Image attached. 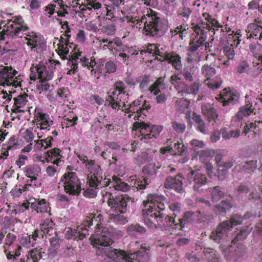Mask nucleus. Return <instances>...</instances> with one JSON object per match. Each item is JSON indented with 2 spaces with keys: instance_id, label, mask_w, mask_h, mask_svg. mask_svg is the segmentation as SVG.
<instances>
[{
  "instance_id": "393cba45",
  "label": "nucleus",
  "mask_w": 262,
  "mask_h": 262,
  "mask_svg": "<svg viewBox=\"0 0 262 262\" xmlns=\"http://www.w3.org/2000/svg\"><path fill=\"white\" fill-rule=\"evenodd\" d=\"M124 94L125 93H112L106 97L105 105L110 106L113 110H119L121 103H123V106L125 105L124 102H121V98Z\"/></svg>"
},
{
  "instance_id": "5701e85b",
  "label": "nucleus",
  "mask_w": 262,
  "mask_h": 262,
  "mask_svg": "<svg viewBox=\"0 0 262 262\" xmlns=\"http://www.w3.org/2000/svg\"><path fill=\"white\" fill-rule=\"evenodd\" d=\"M182 180V176L180 174L177 175L175 177H169L165 180V187L166 189H172L178 193H182L183 190Z\"/></svg>"
},
{
  "instance_id": "72a5a7b5",
  "label": "nucleus",
  "mask_w": 262,
  "mask_h": 262,
  "mask_svg": "<svg viewBox=\"0 0 262 262\" xmlns=\"http://www.w3.org/2000/svg\"><path fill=\"white\" fill-rule=\"evenodd\" d=\"M41 171V168L36 164H32L26 166L24 169L26 177L31 179V181H35L36 177L38 176Z\"/></svg>"
},
{
  "instance_id": "20e7f679",
  "label": "nucleus",
  "mask_w": 262,
  "mask_h": 262,
  "mask_svg": "<svg viewBox=\"0 0 262 262\" xmlns=\"http://www.w3.org/2000/svg\"><path fill=\"white\" fill-rule=\"evenodd\" d=\"M121 13L123 17L120 18L121 21H127L132 24H138L139 21L144 24L143 27V34L150 37H160L163 35V26L162 20L158 16L157 13L151 9L147 11V14L143 15L141 19L137 17H133L129 15H126V12L121 10Z\"/></svg>"
},
{
  "instance_id": "5fc2aeb1",
  "label": "nucleus",
  "mask_w": 262,
  "mask_h": 262,
  "mask_svg": "<svg viewBox=\"0 0 262 262\" xmlns=\"http://www.w3.org/2000/svg\"><path fill=\"white\" fill-rule=\"evenodd\" d=\"M205 83H206L208 88L214 91L220 88L222 81L221 79H206Z\"/></svg>"
},
{
  "instance_id": "4d7b16f0",
  "label": "nucleus",
  "mask_w": 262,
  "mask_h": 262,
  "mask_svg": "<svg viewBox=\"0 0 262 262\" xmlns=\"http://www.w3.org/2000/svg\"><path fill=\"white\" fill-rule=\"evenodd\" d=\"M171 127H172L173 130L177 133L182 134L186 129V125L184 122L175 121L171 122Z\"/></svg>"
},
{
  "instance_id": "c85d7f7f",
  "label": "nucleus",
  "mask_w": 262,
  "mask_h": 262,
  "mask_svg": "<svg viewBox=\"0 0 262 262\" xmlns=\"http://www.w3.org/2000/svg\"><path fill=\"white\" fill-rule=\"evenodd\" d=\"M61 151L57 148H54V149L49 150L46 152V162H52L53 165L59 166V164L61 162V159L62 156L60 155Z\"/></svg>"
},
{
  "instance_id": "e433bc0d",
  "label": "nucleus",
  "mask_w": 262,
  "mask_h": 262,
  "mask_svg": "<svg viewBox=\"0 0 262 262\" xmlns=\"http://www.w3.org/2000/svg\"><path fill=\"white\" fill-rule=\"evenodd\" d=\"M254 111V108L252 107V103L248 101L245 105L239 108V111L236 113V118L241 120L243 117H247L253 113Z\"/></svg>"
},
{
  "instance_id": "6e6552de",
  "label": "nucleus",
  "mask_w": 262,
  "mask_h": 262,
  "mask_svg": "<svg viewBox=\"0 0 262 262\" xmlns=\"http://www.w3.org/2000/svg\"><path fill=\"white\" fill-rule=\"evenodd\" d=\"M81 56V52H77L73 53V54L69 55L68 57L66 56H60V57L62 60H68V66L70 67V70H68L67 75H71L76 73L77 69H78V64L80 63L82 67L89 69L91 72L93 71V68L96 66V61L93 57H91V59H89L86 56H84L79 58Z\"/></svg>"
},
{
  "instance_id": "680f3d73",
  "label": "nucleus",
  "mask_w": 262,
  "mask_h": 262,
  "mask_svg": "<svg viewBox=\"0 0 262 262\" xmlns=\"http://www.w3.org/2000/svg\"><path fill=\"white\" fill-rule=\"evenodd\" d=\"M102 187H88L84 190L83 196L89 199H92L97 196V190Z\"/></svg>"
},
{
  "instance_id": "9d476101",
  "label": "nucleus",
  "mask_w": 262,
  "mask_h": 262,
  "mask_svg": "<svg viewBox=\"0 0 262 262\" xmlns=\"http://www.w3.org/2000/svg\"><path fill=\"white\" fill-rule=\"evenodd\" d=\"M18 72L11 66L0 65V85L1 86H20L19 76H16Z\"/></svg>"
},
{
  "instance_id": "ea45409f",
  "label": "nucleus",
  "mask_w": 262,
  "mask_h": 262,
  "mask_svg": "<svg viewBox=\"0 0 262 262\" xmlns=\"http://www.w3.org/2000/svg\"><path fill=\"white\" fill-rule=\"evenodd\" d=\"M145 232V228L138 223L131 224L127 227L128 234L134 237H136L139 234H143Z\"/></svg>"
},
{
  "instance_id": "58836bf2",
  "label": "nucleus",
  "mask_w": 262,
  "mask_h": 262,
  "mask_svg": "<svg viewBox=\"0 0 262 262\" xmlns=\"http://www.w3.org/2000/svg\"><path fill=\"white\" fill-rule=\"evenodd\" d=\"M24 40H25L26 45L31 49V50L36 49L38 45V36L33 32L28 33L27 36L24 37Z\"/></svg>"
},
{
  "instance_id": "0eeeda50",
  "label": "nucleus",
  "mask_w": 262,
  "mask_h": 262,
  "mask_svg": "<svg viewBox=\"0 0 262 262\" xmlns=\"http://www.w3.org/2000/svg\"><path fill=\"white\" fill-rule=\"evenodd\" d=\"M4 27L0 32V40H4L5 37L12 39L21 38L23 32L29 29L28 26L20 15L13 16L12 19L8 20Z\"/></svg>"
},
{
  "instance_id": "1a4fd4ad",
  "label": "nucleus",
  "mask_w": 262,
  "mask_h": 262,
  "mask_svg": "<svg viewBox=\"0 0 262 262\" xmlns=\"http://www.w3.org/2000/svg\"><path fill=\"white\" fill-rule=\"evenodd\" d=\"M65 193L71 196H78L81 192V184L74 172H65L61 178Z\"/></svg>"
},
{
  "instance_id": "a211bd4d",
  "label": "nucleus",
  "mask_w": 262,
  "mask_h": 262,
  "mask_svg": "<svg viewBox=\"0 0 262 262\" xmlns=\"http://www.w3.org/2000/svg\"><path fill=\"white\" fill-rule=\"evenodd\" d=\"M201 110L208 122L216 123L219 121V114L213 104L204 103L201 106Z\"/></svg>"
},
{
  "instance_id": "6e6d98bb",
  "label": "nucleus",
  "mask_w": 262,
  "mask_h": 262,
  "mask_svg": "<svg viewBox=\"0 0 262 262\" xmlns=\"http://www.w3.org/2000/svg\"><path fill=\"white\" fill-rule=\"evenodd\" d=\"M36 241L37 240L31 239L30 236H23L20 237V244L26 248H30L35 245Z\"/></svg>"
},
{
  "instance_id": "412c9836",
  "label": "nucleus",
  "mask_w": 262,
  "mask_h": 262,
  "mask_svg": "<svg viewBox=\"0 0 262 262\" xmlns=\"http://www.w3.org/2000/svg\"><path fill=\"white\" fill-rule=\"evenodd\" d=\"M160 62H167L172 66L177 71L182 70V60L179 54L174 51L171 52L170 54H167L163 58H157Z\"/></svg>"
},
{
  "instance_id": "39448f33",
  "label": "nucleus",
  "mask_w": 262,
  "mask_h": 262,
  "mask_svg": "<svg viewBox=\"0 0 262 262\" xmlns=\"http://www.w3.org/2000/svg\"><path fill=\"white\" fill-rule=\"evenodd\" d=\"M112 244L107 246H93L94 248L101 249L104 255L113 262H133L135 260L138 262H145L148 259V248L141 246L139 250L133 253L127 254L122 250L113 249L110 247Z\"/></svg>"
},
{
  "instance_id": "a19ab883",
  "label": "nucleus",
  "mask_w": 262,
  "mask_h": 262,
  "mask_svg": "<svg viewBox=\"0 0 262 262\" xmlns=\"http://www.w3.org/2000/svg\"><path fill=\"white\" fill-rule=\"evenodd\" d=\"M208 191L210 193L211 199L214 202H217L224 196V190L219 186L210 187Z\"/></svg>"
},
{
  "instance_id": "bf43d9fd",
  "label": "nucleus",
  "mask_w": 262,
  "mask_h": 262,
  "mask_svg": "<svg viewBox=\"0 0 262 262\" xmlns=\"http://www.w3.org/2000/svg\"><path fill=\"white\" fill-rule=\"evenodd\" d=\"M55 3H57L59 5V10L57 11V16L64 17L65 15L68 14V11L65 9L68 6L63 4L62 0H56L54 1Z\"/></svg>"
},
{
  "instance_id": "bb28decb",
  "label": "nucleus",
  "mask_w": 262,
  "mask_h": 262,
  "mask_svg": "<svg viewBox=\"0 0 262 262\" xmlns=\"http://www.w3.org/2000/svg\"><path fill=\"white\" fill-rule=\"evenodd\" d=\"M58 46V50H59V56H64L65 55H68L69 52V49L72 48L73 47L72 52H75L76 50H78L77 49V45H74L73 43H70L69 42V39L65 38L61 35L60 36L59 39V43L57 45Z\"/></svg>"
},
{
  "instance_id": "774afa93",
  "label": "nucleus",
  "mask_w": 262,
  "mask_h": 262,
  "mask_svg": "<svg viewBox=\"0 0 262 262\" xmlns=\"http://www.w3.org/2000/svg\"><path fill=\"white\" fill-rule=\"evenodd\" d=\"M192 149L196 151L199 149H203L205 147V143L202 140L193 139L190 141Z\"/></svg>"
},
{
  "instance_id": "f3484780",
  "label": "nucleus",
  "mask_w": 262,
  "mask_h": 262,
  "mask_svg": "<svg viewBox=\"0 0 262 262\" xmlns=\"http://www.w3.org/2000/svg\"><path fill=\"white\" fill-rule=\"evenodd\" d=\"M150 108V104L145 100L141 106H128V108H125V113L136 114V116L134 117V119L141 121L146 116L148 110Z\"/></svg>"
},
{
  "instance_id": "8fccbe9b",
  "label": "nucleus",
  "mask_w": 262,
  "mask_h": 262,
  "mask_svg": "<svg viewBox=\"0 0 262 262\" xmlns=\"http://www.w3.org/2000/svg\"><path fill=\"white\" fill-rule=\"evenodd\" d=\"M28 94L24 93L14 98V105H18L19 107H24L26 105L28 100H27Z\"/></svg>"
},
{
  "instance_id": "09e8293b",
  "label": "nucleus",
  "mask_w": 262,
  "mask_h": 262,
  "mask_svg": "<svg viewBox=\"0 0 262 262\" xmlns=\"http://www.w3.org/2000/svg\"><path fill=\"white\" fill-rule=\"evenodd\" d=\"M234 32L232 31L231 34H228L229 39L231 40V42L229 40H227L229 45H230L227 46L236 48L240 43L241 40L239 38L241 36L240 32H236L234 35L232 34Z\"/></svg>"
},
{
  "instance_id": "9b49d317",
  "label": "nucleus",
  "mask_w": 262,
  "mask_h": 262,
  "mask_svg": "<svg viewBox=\"0 0 262 262\" xmlns=\"http://www.w3.org/2000/svg\"><path fill=\"white\" fill-rule=\"evenodd\" d=\"M109 196L107 201L108 206L111 208V210L116 213H125L127 206L134 202V199L127 195L111 198V193H110Z\"/></svg>"
},
{
  "instance_id": "f704fd0d",
  "label": "nucleus",
  "mask_w": 262,
  "mask_h": 262,
  "mask_svg": "<svg viewBox=\"0 0 262 262\" xmlns=\"http://www.w3.org/2000/svg\"><path fill=\"white\" fill-rule=\"evenodd\" d=\"M261 130L262 121H255L254 123H250L245 125L243 133L246 135L248 133L252 132L253 135H257Z\"/></svg>"
},
{
  "instance_id": "7c9ffc66",
  "label": "nucleus",
  "mask_w": 262,
  "mask_h": 262,
  "mask_svg": "<svg viewBox=\"0 0 262 262\" xmlns=\"http://www.w3.org/2000/svg\"><path fill=\"white\" fill-rule=\"evenodd\" d=\"M232 207L229 201H222L219 204L213 206V211L217 215H224Z\"/></svg>"
},
{
  "instance_id": "c9c22d12",
  "label": "nucleus",
  "mask_w": 262,
  "mask_h": 262,
  "mask_svg": "<svg viewBox=\"0 0 262 262\" xmlns=\"http://www.w3.org/2000/svg\"><path fill=\"white\" fill-rule=\"evenodd\" d=\"M188 31H189V28H188V25L185 23L182 24L171 29V34L174 36L179 35V38L182 40L187 36Z\"/></svg>"
},
{
  "instance_id": "6ab92c4d",
  "label": "nucleus",
  "mask_w": 262,
  "mask_h": 262,
  "mask_svg": "<svg viewBox=\"0 0 262 262\" xmlns=\"http://www.w3.org/2000/svg\"><path fill=\"white\" fill-rule=\"evenodd\" d=\"M217 100L222 103L223 106H228L231 104L236 103L238 101V94L235 91H228L225 89L217 97Z\"/></svg>"
},
{
  "instance_id": "603ef678",
  "label": "nucleus",
  "mask_w": 262,
  "mask_h": 262,
  "mask_svg": "<svg viewBox=\"0 0 262 262\" xmlns=\"http://www.w3.org/2000/svg\"><path fill=\"white\" fill-rule=\"evenodd\" d=\"M116 71V65L112 60H108L105 62L104 65V74L106 76L107 74H113Z\"/></svg>"
},
{
  "instance_id": "de8ad7c7",
  "label": "nucleus",
  "mask_w": 262,
  "mask_h": 262,
  "mask_svg": "<svg viewBox=\"0 0 262 262\" xmlns=\"http://www.w3.org/2000/svg\"><path fill=\"white\" fill-rule=\"evenodd\" d=\"M250 232V230H249L248 228H244L240 230L239 232L236 234V235L235 236L234 238L231 240V244H232V245H234L237 242L245 239Z\"/></svg>"
},
{
  "instance_id": "cd10ccee",
  "label": "nucleus",
  "mask_w": 262,
  "mask_h": 262,
  "mask_svg": "<svg viewBox=\"0 0 262 262\" xmlns=\"http://www.w3.org/2000/svg\"><path fill=\"white\" fill-rule=\"evenodd\" d=\"M62 240L58 237L57 234L49 238L50 248L48 249V257L53 258L57 254V250L60 248Z\"/></svg>"
},
{
  "instance_id": "c03bdc74",
  "label": "nucleus",
  "mask_w": 262,
  "mask_h": 262,
  "mask_svg": "<svg viewBox=\"0 0 262 262\" xmlns=\"http://www.w3.org/2000/svg\"><path fill=\"white\" fill-rule=\"evenodd\" d=\"M191 14H192V9L189 7L182 6L179 7L177 10V15L184 19L185 21H187L189 18Z\"/></svg>"
},
{
  "instance_id": "aec40b11",
  "label": "nucleus",
  "mask_w": 262,
  "mask_h": 262,
  "mask_svg": "<svg viewBox=\"0 0 262 262\" xmlns=\"http://www.w3.org/2000/svg\"><path fill=\"white\" fill-rule=\"evenodd\" d=\"M88 235V228L83 226H77L75 228L71 229L66 232V238L68 239L81 241Z\"/></svg>"
},
{
  "instance_id": "c756f323",
  "label": "nucleus",
  "mask_w": 262,
  "mask_h": 262,
  "mask_svg": "<svg viewBox=\"0 0 262 262\" xmlns=\"http://www.w3.org/2000/svg\"><path fill=\"white\" fill-rule=\"evenodd\" d=\"M249 39H262V27L256 23H251L248 25L246 30Z\"/></svg>"
},
{
  "instance_id": "2eb2a0df",
  "label": "nucleus",
  "mask_w": 262,
  "mask_h": 262,
  "mask_svg": "<svg viewBox=\"0 0 262 262\" xmlns=\"http://www.w3.org/2000/svg\"><path fill=\"white\" fill-rule=\"evenodd\" d=\"M189 179V183L193 185V190L199 192L203 190V187L208 182L206 176L200 170H192Z\"/></svg>"
},
{
  "instance_id": "f03ea898",
  "label": "nucleus",
  "mask_w": 262,
  "mask_h": 262,
  "mask_svg": "<svg viewBox=\"0 0 262 262\" xmlns=\"http://www.w3.org/2000/svg\"><path fill=\"white\" fill-rule=\"evenodd\" d=\"M202 18L198 23L192 26L193 33L189 38V46L187 49L188 51V62H192V61L197 60V56L194 58L191 56L202 51L206 48L205 40L206 39V32L205 29L213 32V36L215 38L224 37L230 32V29L227 26H223L220 24L217 20L213 18L207 12H204L202 14Z\"/></svg>"
},
{
  "instance_id": "79ce46f5",
  "label": "nucleus",
  "mask_w": 262,
  "mask_h": 262,
  "mask_svg": "<svg viewBox=\"0 0 262 262\" xmlns=\"http://www.w3.org/2000/svg\"><path fill=\"white\" fill-rule=\"evenodd\" d=\"M97 41L99 42V48H101L102 50H109L110 51L112 52L113 50H117L116 49V45L113 44V41H109L107 38H96Z\"/></svg>"
},
{
  "instance_id": "ddd939ff",
  "label": "nucleus",
  "mask_w": 262,
  "mask_h": 262,
  "mask_svg": "<svg viewBox=\"0 0 262 262\" xmlns=\"http://www.w3.org/2000/svg\"><path fill=\"white\" fill-rule=\"evenodd\" d=\"M135 122L133 123V130H140L141 139L148 140L152 138H156L163 130V127L161 125H149L145 122Z\"/></svg>"
},
{
  "instance_id": "3c124183",
  "label": "nucleus",
  "mask_w": 262,
  "mask_h": 262,
  "mask_svg": "<svg viewBox=\"0 0 262 262\" xmlns=\"http://www.w3.org/2000/svg\"><path fill=\"white\" fill-rule=\"evenodd\" d=\"M18 146V141L16 139V138L14 136H12L9 138L8 141L4 144H3V147H2V149H7V150H12L15 149L17 148Z\"/></svg>"
},
{
  "instance_id": "338daca9",
  "label": "nucleus",
  "mask_w": 262,
  "mask_h": 262,
  "mask_svg": "<svg viewBox=\"0 0 262 262\" xmlns=\"http://www.w3.org/2000/svg\"><path fill=\"white\" fill-rule=\"evenodd\" d=\"M48 235L46 233L44 232L43 231H39L38 229H35V230L33 231V233L29 235L23 236H30L31 239H41L43 238L45 235L46 236Z\"/></svg>"
},
{
  "instance_id": "49530a36",
  "label": "nucleus",
  "mask_w": 262,
  "mask_h": 262,
  "mask_svg": "<svg viewBox=\"0 0 262 262\" xmlns=\"http://www.w3.org/2000/svg\"><path fill=\"white\" fill-rule=\"evenodd\" d=\"M216 73V70L211 65L204 64L202 67V74L207 80L210 79Z\"/></svg>"
},
{
  "instance_id": "423d86ee",
  "label": "nucleus",
  "mask_w": 262,
  "mask_h": 262,
  "mask_svg": "<svg viewBox=\"0 0 262 262\" xmlns=\"http://www.w3.org/2000/svg\"><path fill=\"white\" fill-rule=\"evenodd\" d=\"M252 217L253 215L250 212H247L243 217L238 214L231 215L230 220L224 221L219 224L215 230L211 232L209 238L219 243L221 239L228 236L229 231L232 227L242 224L244 219H249Z\"/></svg>"
},
{
  "instance_id": "e2e57ef3",
  "label": "nucleus",
  "mask_w": 262,
  "mask_h": 262,
  "mask_svg": "<svg viewBox=\"0 0 262 262\" xmlns=\"http://www.w3.org/2000/svg\"><path fill=\"white\" fill-rule=\"evenodd\" d=\"M172 141L171 139H167V141H166V144H167V146L165 147H161L160 149V152L162 155H165L167 152H169L171 154L174 155V151L173 150V148H172Z\"/></svg>"
},
{
  "instance_id": "37998d69",
  "label": "nucleus",
  "mask_w": 262,
  "mask_h": 262,
  "mask_svg": "<svg viewBox=\"0 0 262 262\" xmlns=\"http://www.w3.org/2000/svg\"><path fill=\"white\" fill-rule=\"evenodd\" d=\"M172 142V148L173 150L175 151V155L182 156L186 150V147H185L182 139H173Z\"/></svg>"
},
{
  "instance_id": "13d9d810",
  "label": "nucleus",
  "mask_w": 262,
  "mask_h": 262,
  "mask_svg": "<svg viewBox=\"0 0 262 262\" xmlns=\"http://www.w3.org/2000/svg\"><path fill=\"white\" fill-rule=\"evenodd\" d=\"M78 117L72 113L70 114L68 117H64V123L66 124V127H72L77 124Z\"/></svg>"
},
{
  "instance_id": "f8f14e48",
  "label": "nucleus",
  "mask_w": 262,
  "mask_h": 262,
  "mask_svg": "<svg viewBox=\"0 0 262 262\" xmlns=\"http://www.w3.org/2000/svg\"><path fill=\"white\" fill-rule=\"evenodd\" d=\"M158 167L154 163H149L143 167L142 173L145 177L142 176L136 179L134 182V187L136 189L144 190L146 186L150 183V179L154 178L157 174Z\"/></svg>"
},
{
  "instance_id": "a878e982",
  "label": "nucleus",
  "mask_w": 262,
  "mask_h": 262,
  "mask_svg": "<svg viewBox=\"0 0 262 262\" xmlns=\"http://www.w3.org/2000/svg\"><path fill=\"white\" fill-rule=\"evenodd\" d=\"M113 188L116 191H122L125 192L129 189L130 186L124 182L121 179L116 176H113L112 179L107 180L106 187Z\"/></svg>"
},
{
  "instance_id": "a18cd8bd",
  "label": "nucleus",
  "mask_w": 262,
  "mask_h": 262,
  "mask_svg": "<svg viewBox=\"0 0 262 262\" xmlns=\"http://www.w3.org/2000/svg\"><path fill=\"white\" fill-rule=\"evenodd\" d=\"M181 74L184 77V80L188 82H191L193 80V75H194V69L193 67L190 66L184 67L181 71Z\"/></svg>"
},
{
  "instance_id": "4be33fe9",
  "label": "nucleus",
  "mask_w": 262,
  "mask_h": 262,
  "mask_svg": "<svg viewBox=\"0 0 262 262\" xmlns=\"http://www.w3.org/2000/svg\"><path fill=\"white\" fill-rule=\"evenodd\" d=\"M45 252L41 248H34L23 255L18 262H38L42 258Z\"/></svg>"
},
{
  "instance_id": "864d4df0",
  "label": "nucleus",
  "mask_w": 262,
  "mask_h": 262,
  "mask_svg": "<svg viewBox=\"0 0 262 262\" xmlns=\"http://www.w3.org/2000/svg\"><path fill=\"white\" fill-rule=\"evenodd\" d=\"M189 102L187 99L180 98L176 101V110L179 112H183L188 107Z\"/></svg>"
},
{
  "instance_id": "0e129e2a",
  "label": "nucleus",
  "mask_w": 262,
  "mask_h": 262,
  "mask_svg": "<svg viewBox=\"0 0 262 262\" xmlns=\"http://www.w3.org/2000/svg\"><path fill=\"white\" fill-rule=\"evenodd\" d=\"M240 135V131L238 130H232L229 132L224 130L222 132V138L225 139H228L231 138H237Z\"/></svg>"
},
{
  "instance_id": "7ed1b4c3",
  "label": "nucleus",
  "mask_w": 262,
  "mask_h": 262,
  "mask_svg": "<svg viewBox=\"0 0 262 262\" xmlns=\"http://www.w3.org/2000/svg\"><path fill=\"white\" fill-rule=\"evenodd\" d=\"M103 218L100 211H94L89 213L86 216V220L83 223L78 226H83L84 228H89L94 226V232L90 236V242L93 246L97 247L98 246H107L113 243L112 234L114 229L112 227H107L102 225Z\"/></svg>"
},
{
  "instance_id": "69168bd1",
  "label": "nucleus",
  "mask_w": 262,
  "mask_h": 262,
  "mask_svg": "<svg viewBox=\"0 0 262 262\" xmlns=\"http://www.w3.org/2000/svg\"><path fill=\"white\" fill-rule=\"evenodd\" d=\"M234 47L231 46H225L223 48L224 55L228 59H233L235 56V52H234Z\"/></svg>"
},
{
  "instance_id": "4c0bfd02",
  "label": "nucleus",
  "mask_w": 262,
  "mask_h": 262,
  "mask_svg": "<svg viewBox=\"0 0 262 262\" xmlns=\"http://www.w3.org/2000/svg\"><path fill=\"white\" fill-rule=\"evenodd\" d=\"M3 248H4V253L6 255L7 259L9 260L18 259V257L20 255L21 250H22L20 245L15 246V248L13 250H11L10 248L6 249L5 246H3Z\"/></svg>"
},
{
  "instance_id": "052dcab7",
  "label": "nucleus",
  "mask_w": 262,
  "mask_h": 262,
  "mask_svg": "<svg viewBox=\"0 0 262 262\" xmlns=\"http://www.w3.org/2000/svg\"><path fill=\"white\" fill-rule=\"evenodd\" d=\"M243 167L247 172H252L257 168V160L246 161L244 163Z\"/></svg>"
},
{
  "instance_id": "dca6fc26",
  "label": "nucleus",
  "mask_w": 262,
  "mask_h": 262,
  "mask_svg": "<svg viewBox=\"0 0 262 262\" xmlns=\"http://www.w3.org/2000/svg\"><path fill=\"white\" fill-rule=\"evenodd\" d=\"M111 179H102L101 170L91 172L88 176V185L91 188H102L106 187L107 181Z\"/></svg>"
},
{
  "instance_id": "4468645a",
  "label": "nucleus",
  "mask_w": 262,
  "mask_h": 262,
  "mask_svg": "<svg viewBox=\"0 0 262 262\" xmlns=\"http://www.w3.org/2000/svg\"><path fill=\"white\" fill-rule=\"evenodd\" d=\"M36 72L38 74V79L40 80V83L38 84V90L40 91H47L50 89V84L47 81L52 79L53 73L47 70L46 67L38 64L35 67Z\"/></svg>"
},
{
  "instance_id": "f257e3e1",
  "label": "nucleus",
  "mask_w": 262,
  "mask_h": 262,
  "mask_svg": "<svg viewBox=\"0 0 262 262\" xmlns=\"http://www.w3.org/2000/svg\"><path fill=\"white\" fill-rule=\"evenodd\" d=\"M166 198L163 196L148 195L147 201L142 202L144 209H142V220L145 225L149 228H164L171 234L178 235L177 230L183 231L186 223L201 224L208 223L213 219L211 215L202 213L199 210L195 212L187 211L183 217L177 219L176 217L165 215L163 213Z\"/></svg>"
},
{
  "instance_id": "b1692460",
  "label": "nucleus",
  "mask_w": 262,
  "mask_h": 262,
  "mask_svg": "<svg viewBox=\"0 0 262 262\" xmlns=\"http://www.w3.org/2000/svg\"><path fill=\"white\" fill-rule=\"evenodd\" d=\"M30 208L38 213H45L48 212L50 208L49 203L44 199H31Z\"/></svg>"
},
{
  "instance_id": "2f4dec72",
  "label": "nucleus",
  "mask_w": 262,
  "mask_h": 262,
  "mask_svg": "<svg viewBox=\"0 0 262 262\" xmlns=\"http://www.w3.org/2000/svg\"><path fill=\"white\" fill-rule=\"evenodd\" d=\"M201 86V83L199 81H194L189 86H186L184 89L179 91V94L181 96H185L187 94H192L195 95L197 94Z\"/></svg>"
},
{
  "instance_id": "473e14b6",
  "label": "nucleus",
  "mask_w": 262,
  "mask_h": 262,
  "mask_svg": "<svg viewBox=\"0 0 262 262\" xmlns=\"http://www.w3.org/2000/svg\"><path fill=\"white\" fill-rule=\"evenodd\" d=\"M55 223L52 221L51 219H46L42 223L40 224V229H38V231H44V232L48 234V235L51 236L53 234L55 235L56 231H55L54 226Z\"/></svg>"
}]
</instances>
